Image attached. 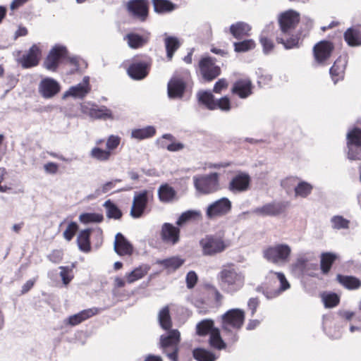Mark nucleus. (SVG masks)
<instances>
[{
  "label": "nucleus",
  "instance_id": "8fccbe9b",
  "mask_svg": "<svg viewBox=\"0 0 361 361\" xmlns=\"http://www.w3.org/2000/svg\"><path fill=\"white\" fill-rule=\"evenodd\" d=\"M147 273V269H144L141 267H137L133 270L131 272L126 274V278L129 283H132L142 277H144Z\"/></svg>",
  "mask_w": 361,
  "mask_h": 361
},
{
  "label": "nucleus",
  "instance_id": "2f4dec72",
  "mask_svg": "<svg viewBox=\"0 0 361 361\" xmlns=\"http://www.w3.org/2000/svg\"><path fill=\"white\" fill-rule=\"evenodd\" d=\"M158 195L161 202H172L176 195L175 190L168 184L161 185L158 189Z\"/></svg>",
  "mask_w": 361,
  "mask_h": 361
},
{
  "label": "nucleus",
  "instance_id": "de8ad7c7",
  "mask_svg": "<svg viewBox=\"0 0 361 361\" xmlns=\"http://www.w3.org/2000/svg\"><path fill=\"white\" fill-rule=\"evenodd\" d=\"M201 216V213L200 211L197 210H188L183 212L178 219L176 221V225L178 226H182L186 222L189 221L191 219H195L199 218Z\"/></svg>",
  "mask_w": 361,
  "mask_h": 361
},
{
  "label": "nucleus",
  "instance_id": "20e7f679",
  "mask_svg": "<svg viewBox=\"0 0 361 361\" xmlns=\"http://www.w3.org/2000/svg\"><path fill=\"white\" fill-rule=\"evenodd\" d=\"M180 341V334L177 329H171L160 337V346L163 352L172 361H178Z\"/></svg>",
  "mask_w": 361,
  "mask_h": 361
},
{
  "label": "nucleus",
  "instance_id": "e2e57ef3",
  "mask_svg": "<svg viewBox=\"0 0 361 361\" xmlns=\"http://www.w3.org/2000/svg\"><path fill=\"white\" fill-rule=\"evenodd\" d=\"M61 271L60 272V276L62 279L63 283L65 285H67L72 279V276H69L68 271L69 268L65 267H60Z\"/></svg>",
  "mask_w": 361,
  "mask_h": 361
},
{
  "label": "nucleus",
  "instance_id": "4468645a",
  "mask_svg": "<svg viewBox=\"0 0 361 361\" xmlns=\"http://www.w3.org/2000/svg\"><path fill=\"white\" fill-rule=\"evenodd\" d=\"M199 66L203 78L207 80H212L220 74L219 67L214 64L211 57L202 59Z\"/></svg>",
  "mask_w": 361,
  "mask_h": 361
},
{
  "label": "nucleus",
  "instance_id": "5701e85b",
  "mask_svg": "<svg viewBox=\"0 0 361 361\" xmlns=\"http://www.w3.org/2000/svg\"><path fill=\"white\" fill-rule=\"evenodd\" d=\"M185 84L182 79L173 77L168 83V95L171 99L181 98L183 95Z\"/></svg>",
  "mask_w": 361,
  "mask_h": 361
},
{
  "label": "nucleus",
  "instance_id": "bb28decb",
  "mask_svg": "<svg viewBox=\"0 0 361 361\" xmlns=\"http://www.w3.org/2000/svg\"><path fill=\"white\" fill-rule=\"evenodd\" d=\"M346 63L345 58L339 57L330 68L329 73L334 84L343 78Z\"/></svg>",
  "mask_w": 361,
  "mask_h": 361
},
{
  "label": "nucleus",
  "instance_id": "6e6d98bb",
  "mask_svg": "<svg viewBox=\"0 0 361 361\" xmlns=\"http://www.w3.org/2000/svg\"><path fill=\"white\" fill-rule=\"evenodd\" d=\"M121 180L120 179H115L109 182H106V183L103 184L101 187H99L96 190V194L97 195H100L102 194L106 193L109 192L110 190H113L115 187L117 183L121 182Z\"/></svg>",
  "mask_w": 361,
  "mask_h": 361
},
{
  "label": "nucleus",
  "instance_id": "412c9836",
  "mask_svg": "<svg viewBox=\"0 0 361 361\" xmlns=\"http://www.w3.org/2000/svg\"><path fill=\"white\" fill-rule=\"evenodd\" d=\"M66 54L63 47L56 46L49 52L44 62V67L49 71H55L58 66L59 59Z\"/></svg>",
  "mask_w": 361,
  "mask_h": 361
},
{
  "label": "nucleus",
  "instance_id": "a211bd4d",
  "mask_svg": "<svg viewBox=\"0 0 361 361\" xmlns=\"http://www.w3.org/2000/svg\"><path fill=\"white\" fill-rule=\"evenodd\" d=\"M60 89L59 83L50 78L43 79L39 85V92L45 99L53 97L60 91Z\"/></svg>",
  "mask_w": 361,
  "mask_h": 361
},
{
  "label": "nucleus",
  "instance_id": "72a5a7b5",
  "mask_svg": "<svg viewBox=\"0 0 361 361\" xmlns=\"http://www.w3.org/2000/svg\"><path fill=\"white\" fill-rule=\"evenodd\" d=\"M156 133L154 126H148L142 128L133 129L131 131V137L136 140H144L153 137Z\"/></svg>",
  "mask_w": 361,
  "mask_h": 361
},
{
  "label": "nucleus",
  "instance_id": "f257e3e1",
  "mask_svg": "<svg viewBox=\"0 0 361 361\" xmlns=\"http://www.w3.org/2000/svg\"><path fill=\"white\" fill-rule=\"evenodd\" d=\"M300 21V14L288 10L282 13L279 18L281 34L276 37V41L282 44L285 49H289L299 47L298 35H293L292 32Z\"/></svg>",
  "mask_w": 361,
  "mask_h": 361
},
{
  "label": "nucleus",
  "instance_id": "473e14b6",
  "mask_svg": "<svg viewBox=\"0 0 361 361\" xmlns=\"http://www.w3.org/2000/svg\"><path fill=\"white\" fill-rule=\"evenodd\" d=\"M91 233L90 229H85L81 231L77 238V243L79 249L85 252H88L91 250L90 236Z\"/></svg>",
  "mask_w": 361,
  "mask_h": 361
},
{
  "label": "nucleus",
  "instance_id": "dca6fc26",
  "mask_svg": "<svg viewBox=\"0 0 361 361\" xmlns=\"http://www.w3.org/2000/svg\"><path fill=\"white\" fill-rule=\"evenodd\" d=\"M90 78L89 76H85L82 82L71 86L68 90L63 94V97L66 98L68 97H72L74 98L83 99L90 92Z\"/></svg>",
  "mask_w": 361,
  "mask_h": 361
},
{
  "label": "nucleus",
  "instance_id": "c03bdc74",
  "mask_svg": "<svg viewBox=\"0 0 361 361\" xmlns=\"http://www.w3.org/2000/svg\"><path fill=\"white\" fill-rule=\"evenodd\" d=\"M185 260L178 257H173L159 262V264L164 266L165 268L175 271L181 267Z\"/></svg>",
  "mask_w": 361,
  "mask_h": 361
},
{
  "label": "nucleus",
  "instance_id": "79ce46f5",
  "mask_svg": "<svg viewBox=\"0 0 361 361\" xmlns=\"http://www.w3.org/2000/svg\"><path fill=\"white\" fill-rule=\"evenodd\" d=\"M90 115L91 117L97 119H112V114L110 109L106 106L100 108H92L90 109Z\"/></svg>",
  "mask_w": 361,
  "mask_h": 361
},
{
  "label": "nucleus",
  "instance_id": "3c124183",
  "mask_svg": "<svg viewBox=\"0 0 361 361\" xmlns=\"http://www.w3.org/2000/svg\"><path fill=\"white\" fill-rule=\"evenodd\" d=\"M233 46L236 52H245L254 49L255 43L252 39H247L239 42H234Z\"/></svg>",
  "mask_w": 361,
  "mask_h": 361
},
{
  "label": "nucleus",
  "instance_id": "f704fd0d",
  "mask_svg": "<svg viewBox=\"0 0 361 361\" xmlns=\"http://www.w3.org/2000/svg\"><path fill=\"white\" fill-rule=\"evenodd\" d=\"M158 321L161 327L164 330H170L172 321L169 306L164 307L158 314Z\"/></svg>",
  "mask_w": 361,
  "mask_h": 361
},
{
  "label": "nucleus",
  "instance_id": "37998d69",
  "mask_svg": "<svg viewBox=\"0 0 361 361\" xmlns=\"http://www.w3.org/2000/svg\"><path fill=\"white\" fill-rule=\"evenodd\" d=\"M111 155V152L108 151L106 149H103L98 147H93L90 152L91 158L99 161H107L109 160Z\"/></svg>",
  "mask_w": 361,
  "mask_h": 361
},
{
  "label": "nucleus",
  "instance_id": "39448f33",
  "mask_svg": "<svg viewBox=\"0 0 361 361\" xmlns=\"http://www.w3.org/2000/svg\"><path fill=\"white\" fill-rule=\"evenodd\" d=\"M192 179L195 189L201 194L213 193L220 189L219 173H217L195 176Z\"/></svg>",
  "mask_w": 361,
  "mask_h": 361
},
{
  "label": "nucleus",
  "instance_id": "9b49d317",
  "mask_svg": "<svg viewBox=\"0 0 361 361\" xmlns=\"http://www.w3.org/2000/svg\"><path fill=\"white\" fill-rule=\"evenodd\" d=\"M231 209V202L226 197H222L210 204L206 211L209 219H216L228 214Z\"/></svg>",
  "mask_w": 361,
  "mask_h": 361
},
{
  "label": "nucleus",
  "instance_id": "b1692460",
  "mask_svg": "<svg viewBox=\"0 0 361 361\" xmlns=\"http://www.w3.org/2000/svg\"><path fill=\"white\" fill-rule=\"evenodd\" d=\"M114 249L121 256L130 255L133 252L132 245L121 233H118L115 236Z\"/></svg>",
  "mask_w": 361,
  "mask_h": 361
},
{
  "label": "nucleus",
  "instance_id": "69168bd1",
  "mask_svg": "<svg viewBox=\"0 0 361 361\" xmlns=\"http://www.w3.org/2000/svg\"><path fill=\"white\" fill-rule=\"evenodd\" d=\"M167 150L170 152H178L184 148V145L181 142H173L172 143L166 146Z\"/></svg>",
  "mask_w": 361,
  "mask_h": 361
},
{
  "label": "nucleus",
  "instance_id": "393cba45",
  "mask_svg": "<svg viewBox=\"0 0 361 361\" xmlns=\"http://www.w3.org/2000/svg\"><path fill=\"white\" fill-rule=\"evenodd\" d=\"M149 65L145 62L133 63L128 68V74L134 80H142L148 74Z\"/></svg>",
  "mask_w": 361,
  "mask_h": 361
},
{
  "label": "nucleus",
  "instance_id": "680f3d73",
  "mask_svg": "<svg viewBox=\"0 0 361 361\" xmlns=\"http://www.w3.org/2000/svg\"><path fill=\"white\" fill-rule=\"evenodd\" d=\"M260 42L262 45L263 46L264 52L267 54L269 51H271L274 47V44L271 40L269 39L261 37L260 38Z\"/></svg>",
  "mask_w": 361,
  "mask_h": 361
},
{
  "label": "nucleus",
  "instance_id": "4be33fe9",
  "mask_svg": "<svg viewBox=\"0 0 361 361\" xmlns=\"http://www.w3.org/2000/svg\"><path fill=\"white\" fill-rule=\"evenodd\" d=\"M281 211L282 207L280 203L271 202L262 207L255 208L251 211V212L258 216L264 217L278 215L281 212Z\"/></svg>",
  "mask_w": 361,
  "mask_h": 361
},
{
  "label": "nucleus",
  "instance_id": "7ed1b4c3",
  "mask_svg": "<svg viewBox=\"0 0 361 361\" xmlns=\"http://www.w3.org/2000/svg\"><path fill=\"white\" fill-rule=\"evenodd\" d=\"M245 313L240 309H231L221 316V328L228 340L235 343L238 340L237 332L242 327Z\"/></svg>",
  "mask_w": 361,
  "mask_h": 361
},
{
  "label": "nucleus",
  "instance_id": "09e8293b",
  "mask_svg": "<svg viewBox=\"0 0 361 361\" xmlns=\"http://www.w3.org/2000/svg\"><path fill=\"white\" fill-rule=\"evenodd\" d=\"M193 356L197 361H214L216 359L213 353L202 348L194 350Z\"/></svg>",
  "mask_w": 361,
  "mask_h": 361
},
{
  "label": "nucleus",
  "instance_id": "ddd939ff",
  "mask_svg": "<svg viewBox=\"0 0 361 361\" xmlns=\"http://www.w3.org/2000/svg\"><path fill=\"white\" fill-rule=\"evenodd\" d=\"M148 195L147 190L135 194L130 212L132 217L137 219L142 216L148 202Z\"/></svg>",
  "mask_w": 361,
  "mask_h": 361
},
{
  "label": "nucleus",
  "instance_id": "bf43d9fd",
  "mask_svg": "<svg viewBox=\"0 0 361 361\" xmlns=\"http://www.w3.org/2000/svg\"><path fill=\"white\" fill-rule=\"evenodd\" d=\"M198 276L194 271H190L185 277L186 286L189 289L194 288L197 282Z\"/></svg>",
  "mask_w": 361,
  "mask_h": 361
},
{
  "label": "nucleus",
  "instance_id": "5fc2aeb1",
  "mask_svg": "<svg viewBox=\"0 0 361 361\" xmlns=\"http://www.w3.org/2000/svg\"><path fill=\"white\" fill-rule=\"evenodd\" d=\"M322 299L326 307H334L339 302V298L336 293H323Z\"/></svg>",
  "mask_w": 361,
  "mask_h": 361
},
{
  "label": "nucleus",
  "instance_id": "a19ab883",
  "mask_svg": "<svg viewBox=\"0 0 361 361\" xmlns=\"http://www.w3.org/2000/svg\"><path fill=\"white\" fill-rule=\"evenodd\" d=\"M209 344L212 347L218 350L224 349L226 343L221 338L219 329H213L210 334Z\"/></svg>",
  "mask_w": 361,
  "mask_h": 361
},
{
  "label": "nucleus",
  "instance_id": "a18cd8bd",
  "mask_svg": "<svg viewBox=\"0 0 361 361\" xmlns=\"http://www.w3.org/2000/svg\"><path fill=\"white\" fill-rule=\"evenodd\" d=\"M330 222L331 227L336 230L348 229L350 226V221L343 216L336 215L331 217Z\"/></svg>",
  "mask_w": 361,
  "mask_h": 361
},
{
  "label": "nucleus",
  "instance_id": "58836bf2",
  "mask_svg": "<svg viewBox=\"0 0 361 361\" xmlns=\"http://www.w3.org/2000/svg\"><path fill=\"white\" fill-rule=\"evenodd\" d=\"M167 58L171 60L174 52L179 48L180 42L175 37H166L164 39Z\"/></svg>",
  "mask_w": 361,
  "mask_h": 361
},
{
  "label": "nucleus",
  "instance_id": "f8f14e48",
  "mask_svg": "<svg viewBox=\"0 0 361 361\" xmlns=\"http://www.w3.org/2000/svg\"><path fill=\"white\" fill-rule=\"evenodd\" d=\"M267 279L274 283L279 282L280 286L279 288L273 291H266L264 293V295L268 299H272L279 296L281 293L290 288V283L287 281L285 275L281 272L270 271L267 276Z\"/></svg>",
  "mask_w": 361,
  "mask_h": 361
},
{
  "label": "nucleus",
  "instance_id": "6ab92c4d",
  "mask_svg": "<svg viewBox=\"0 0 361 361\" xmlns=\"http://www.w3.org/2000/svg\"><path fill=\"white\" fill-rule=\"evenodd\" d=\"M161 236L164 243L176 245L180 240V229L170 223H164L161 226Z\"/></svg>",
  "mask_w": 361,
  "mask_h": 361
},
{
  "label": "nucleus",
  "instance_id": "0e129e2a",
  "mask_svg": "<svg viewBox=\"0 0 361 361\" xmlns=\"http://www.w3.org/2000/svg\"><path fill=\"white\" fill-rule=\"evenodd\" d=\"M44 169L47 173L55 174L58 171L59 166L56 163L49 162L44 165Z\"/></svg>",
  "mask_w": 361,
  "mask_h": 361
},
{
  "label": "nucleus",
  "instance_id": "603ef678",
  "mask_svg": "<svg viewBox=\"0 0 361 361\" xmlns=\"http://www.w3.org/2000/svg\"><path fill=\"white\" fill-rule=\"evenodd\" d=\"M79 220L83 224L99 223L103 220V216L96 213H83L80 215Z\"/></svg>",
  "mask_w": 361,
  "mask_h": 361
},
{
  "label": "nucleus",
  "instance_id": "1a4fd4ad",
  "mask_svg": "<svg viewBox=\"0 0 361 361\" xmlns=\"http://www.w3.org/2000/svg\"><path fill=\"white\" fill-rule=\"evenodd\" d=\"M348 153L350 160L361 159V130L355 128L347 134Z\"/></svg>",
  "mask_w": 361,
  "mask_h": 361
},
{
  "label": "nucleus",
  "instance_id": "c85d7f7f",
  "mask_svg": "<svg viewBox=\"0 0 361 361\" xmlns=\"http://www.w3.org/2000/svg\"><path fill=\"white\" fill-rule=\"evenodd\" d=\"M251 27L244 22H237L236 23L232 24L230 27L231 33L237 39L248 36Z\"/></svg>",
  "mask_w": 361,
  "mask_h": 361
},
{
  "label": "nucleus",
  "instance_id": "052dcab7",
  "mask_svg": "<svg viewBox=\"0 0 361 361\" xmlns=\"http://www.w3.org/2000/svg\"><path fill=\"white\" fill-rule=\"evenodd\" d=\"M228 87V82L224 78L219 80L214 85L213 91L215 93H221L223 90L226 89Z\"/></svg>",
  "mask_w": 361,
  "mask_h": 361
},
{
  "label": "nucleus",
  "instance_id": "4c0bfd02",
  "mask_svg": "<svg viewBox=\"0 0 361 361\" xmlns=\"http://www.w3.org/2000/svg\"><path fill=\"white\" fill-rule=\"evenodd\" d=\"M337 255L332 252H324L321 255V269L324 274H327L334 262L336 259Z\"/></svg>",
  "mask_w": 361,
  "mask_h": 361
},
{
  "label": "nucleus",
  "instance_id": "6e6552de",
  "mask_svg": "<svg viewBox=\"0 0 361 361\" xmlns=\"http://www.w3.org/2000/svg\"><path fill=\"white\" fill-rule=\"evenodd\" d=\"M197 98L200 102L210 110L219 108L222 111H228L231 109L230 101L227 97H222L216 101L211 92L203 91L198 92Z\"/></svg>",
  "mask_w": 361,
  "mask_h": 361
},
{
  "label": "nucleus",
  "instance_id": "e433bc0d",
  "mask_svg": "<svg viewBox=\"0 0 361 361\" xmlns=\"http://www.w3.org/2000/svg\"><path fill=\"white\" fill-rule=\"evenodd\" d=\"M344 38L350 46L361 44L360 31L357 29L349 28L344 34Z\"/></svg>",
  "mask_w": 361,
  "mask_h": 361
},
{
  "label": "nucleus",
  "instance_id": "f3484780",
  "mask_svg": "<svg viewBox=\"0 0 361 361\" xmlns=\"http://www.w3.org/2000/svg\"><path fill=\"white\" fill-rule=\"evenodd\" d=\"M334 46L329 41H321L314 45L313 48L314 56L316 61L323 64L331 56Z\"/></svg>",
  "mask_w": 361,
  "mask_h": 361
},
{
  "label": "nucleus",
  "instance_id": "cd10ccee",
  "mask_svg": "<svg viewBox=\"0 0 361 361\" xmlns=\"http://www.w3.org/2000/svg\"><path fill=\"white\" fill-rule=\"evenodd\" d=\"M99 312V310L96 307L84 310L78 314L71 316L68 318V323L71 326H75L85 319L97 314Z\"/></svg>",
  "mask_w": 361,
  "mask_h": 361
},
{
  "label": "nucleus",
  "instance_id": "f03ea898",
  "mask_svg": "<svg viewBox=\"0 0 361 361\" xmlns=\"http://www.w3.org/2000/svg\"><path fill=\"white\" fill-rule=\"evenodd\" d=\"M217 279L222 290L231 294L239 290L245 283L244 275L231 265L224 266Z\"/></svg>",
  "mask_w": 361,
  "mask_h": 361
},
{
  "label": "nucleus",
  "instance_id": "ea45409f",
  "mask_svg": "<svg viewBox=\"0 0 361 361\" xmlns=\"http://www.w3.org/2000/svg\"><path fill=\"white\" fill-rule=\"evenodd\" d=\"M214 326V322L212 319H204L200 322L196 326V331L199 336H205L216 329Z\"/></svg>",
  "mask_w": 361,
  "mask_h": 361
},
{
  "label": "nucleus",
  "instance_id": "2eb2a0df",
  "mask_svg": "<svg viewBox=\"0 0 361 361\" xmlns=\"http://www.w3.org/2000/svg\"><path fill=\"white\" fill-rule=\"evenodd\" d=\"M250 177L247 173L240 172L231 180L228 189L233 193L247 190L250 187Z\"/></svg>",
  "mask_w": 361,
  "mask_h": 361
},
{
  "label": "nucleus",
  "instance_id": "aec40b11",
  "mask_svg": "<svg viewBox=\"0 0 361 361\" xmlns=\"http://www.w3.org/2000/svg\"><path fill=\"white\" fill-rule=\"evenodd\" d=\"M41 51L36 44H33L27 54L23 55L18 61L25 68L35 66L38 64Z\"/></svg>",
  "mask_w": 361,
  "mask_h": 361
},
{
  "label": "nucleus",
  "instance_id": "0eeeda50",
  "mask_svg": "<svg viewBox=\"0 0 361 361\" xmlns=\"http://www.w3.org/2000/svg\"><path fill=\"white\" fill-rule=\"evenodd\" d=\"M291 253V248L287 244H277L266 248L263 255L268 261L276 264L286 263Z\"/></svg>",
  "mask_w": 361,
  "mask_h": 361
},
{
  "label": "nucleus",
  "instance_id": "423d86ee",
  "mask_svg": "<svg viewBox=\"0 0 361 361\" xmlns=\"http://www.w3.org/2000/svg\"><path fill=\"white\" fill-rule=\"evenodd\" d=\"M204 255L213 256L224 252L229 247V243L218 235H206L200 241Z\"/></svg>",
  "mask_w": 361,
  "mask_h": 361
},
{
  "label": "nucleus",
  "instance_id": "774afa93",
  "mask_svg": "<svg viewBox=\"0 0 361 361\" xmlns=\"http://www.w3.org/2000/svg\"><path fill=\"white\" fill-rule=\"evenodd\" d=\"M27 34V30L26 27L19 26L18 30L16 31L14 35V39H16L19 37L25 36Z\"/></svg>",
  "mask_w": 361,
  "mask_h": 361
},
{
  "label": "nucleus",
  "instance_id": "49530a36",
  "mask_svg": "<svg viewBox=\"0 0 361 361\" xmlns=\"http://www.w3.org/2000/svg\"><path fill=\"white\" fill-rule=\"evenodd\" d=\"M106 210V216L108 218L119 219L122 216V212L118 207L110 200H107L104 204Z\"/></svg>",
  "mask_w": 361,
  "mask_h": 361
},
{
  "label": "nucleus",
  "instance_id": "13d9d810",
  "mask_svg": "<svg viewBox=\"0 0 361 361\" xmlns=\"http://www.w3.org/2000/svg\"><path fill=\"white\" fill-rule=\"evenodd\" d=\"M121 142V137L118 135H110L106 143V147L108 151L111 152V151L114 150L118 147Z\"/></svg>",
  "mask_w": 361,
  "mask_h": 361
},
{
  "label": "nucleus",
  "instance_id": "c756f323",
  "mask_svg": "<svg viewBox=\"0 0 361 361\" xmlns=\"http://www.w3.org/2000/svg\"><path fill=\"white\" fill-rule=\"evenodd\" d=\"M154 11L159 14L170 13L176 8V5L169 0H152Z\"/></svg>",
  "mask_w": 361,
  "mask_h": 361
},
{
  "label": "nucleus",
  "instance_id": "7c9ffc66",
  "mask_svg": "<svg viewBox=\"0 0 361 361\" xmlns=\"http://www.w3.org/2000/svg\"><path fill=\"white\" fill-rule=\"evenodd\" d=\"M336 278L338 281L347 289L355 290L361 286L360 280L355 276L338 274Z\"/></svg>",
  "mask_w": 361,
  "mask_h": 361
},
{
  "label": "nucleus",
  "instance_id": "a878e982",
  "mask_svg": "<svg viewBox=\"0 0 361 361\" xmlns=\"http://www.w3.org/2000/svg\"><path fill=\"white\" fill-rule=\"evenodd\" d=\"M232 92L240 98H247L252 94V82L249 79H242L235 82Z\"/></svg>",
  "mask_w": 361,
  "mask_h": 361
},
{
  "label": "nucleus",
  "instance_id": "9d476101",
  "mask_svg": "<svg viewBox=\"0 0 361 361\" xmlns=\"http://www.w3.org/2000/svg\"><path fill=\"white\" fill-rule=\"evenodd\" d=\"M128 14L140 21H145L149 14V3L147 0H129L126 4Z\"/></svg>",
  "mask_w": 361,
  "mask_h": 361
},
{
  "label": "nucleus",
  "instance_id": "c9c22d12",
  "mask_svg": "<svg viewBox=\"0 0 361 361\" xmlns=\"http://www.w3.org/2000/svg\"><path fill=\"white\" fill-rule=\"evenodd\" d=\"M128 46L132 49L142 47L147 42V37H144L135 33H129L124 37Z\"/></svg>",
  "mask_w": 361,
  "mask_h": 361
},
{
  "label": "nucleus",
  "instance_id": "338daca9",
  "mask_svg": "<svg viewBox=\"0 0 361 361\" xmlns=\"http://www.w3.org/2000/svg\"><path fill=\"white\" fill-rule=\"evenodd\" d=\"M258 305H259V300L257 298H252L249 300L248 307H249V309L251 310V311H252V312H251L252 315L255 314Z\"/></svg>",
  "mask_w": 361,
  "mask_h": 361
},
{
  "label": "nucleus",
  "instance_id": "4d7b16f0",
  "mask_svg": "<svg viewBox=\"0 0 361 361\" xmlns=\"http://www.w3.org/2000/svg\"><path fill=\"white\" fill-rule=\"evenodd\" d=\"M78 229V224L73 221L71 222L63 233L64 238L68 241L71 240Z\"/></svg>",
  "mask_w": 361,
  "mask_h": 361
},
{
  "label": "nucleus",
  "instance_id": "864d4df0",
  "mask_svg": "<svg viewBox=\"0 0 361 361\" xmlns=\"http://www.w3.org/2000/svg\"><path fill=\"white\" fill-rule=\"evenodd\" d=\"M312 186L307 182H300L295 188L296 196L305 197L312 192Z\"/></svg>",
  "mask_w": 361,
  "mask_h": 361
}]
</instances>
